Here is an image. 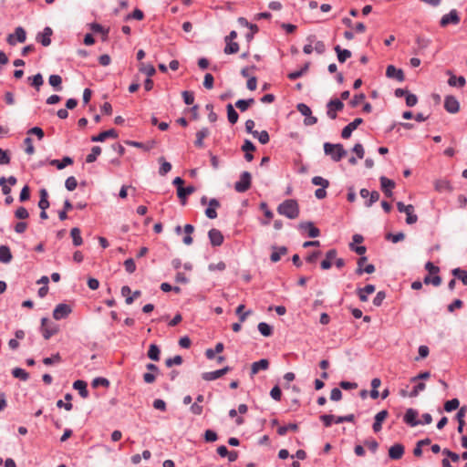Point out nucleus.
<instances>
[{"mask_svg": "<svg viewBox=\"0 0 467 467\" xmlns=\"http://www.w3.org/2000/svg\"><path fill=\"white\" fill-rule=\"evenodd\" d=\"M277 212L288 219H296L300 213L298 202L294 199L285 200L278 205Z\"/></svg>", "mask_w": 467, "mask_h": 467, "instance_id": "nucleus-1", "label": "nucleus"}, {"mask_svg": "<svg viewBox=\"0 0 467 467\" xmlns=\"http://www.w3.org/2000/svg\"><path fill=\"white\" fill-rule=\"evenodd\" d=\"M324 151L327 155H329L331 159L337 162L347 155V150L340 143L332 144L329 142L324 143Z\"/></svg>", "mask_w": 467, "mask_h": 467, "instance_id": "nucleus-2", "label": "nucleus"}, {"mask_svg": "<svg viewBox=\"0 0 467 467\" xmlns=\"http://www.w3.org/2000/svg\"><path fill=\"white\" fill-rule=\"evenodd\" d=\"M58 326L51 322L47 317L41 318L40 332L45 339H49L58 332Z\"/></svg>", "mask_w": 467, "mask_h": 467, "instance_id": "nucleus-3", "label": "nucleus"}, {"mask_svg": "<svg viewBox=\"0 0 467 467\" xmlns=\"http://www.w3.org/2000/svg\"><path fill=\"white\" fill-rule=\"evenodd\" d=\"M302 234H306L310 238H316L320 235V231L312 222H302L297 226Z\"/></svg>", "mask_w": 467, "mask_h": 467, "instance_id": "nucleus-4", "label": "nucleus"}, {"mask_svg": "<svg viewBox=\"0 0 467 467\" xmlns=\"http://www.w3.org/2000/svg\"><path fill=\"white\" fill-rule=\"evenodd\" d=\"M26 39V30L22 26H17L14 34H9L6 41L10 46H16V43H24Z\"/></svg>", "mask_w": 467, "mask_h": 467, "instance_id": "nucleus-5", "label": "nucleus"}, {"mask_svg": "<svg viewBox=\"0 0 467 467\" xmlns=\"http://www.w3.org/2000/svg\"><path fill=\"white\" fill-rule=\"evenodd\" d=\"M461 21L459 14L456 9H451L448 14L442 16L440 21L441 27H446L449 25H458Z\"/></svg>", "mask_w": 467, "mask_h": 467, "instance_id": "nucleus-6", "label": "nucleus"}, {"mask_svg": "<svg viewBox=\"0 0 467 467\" xmlns=\"http://www.w3.org/2000/svg\"><path fill=\"white\" fill-rule=\"evenodd\" d=\"M251 174L248 171H244L241 174L240 180L235 182L234 189L237 192H244L251 186Z\"/></svg>", "mask_w": 467, "mask_h": 467, "instance_id": "nucleus-7", "label": "nucleus"}, {"mask_svg": "<svg viewBox=\"0 0 467 467\" xmlns=\"http://www.w3.org/2000/svg\"><path fill=\"white\" fill-rule=\"evenodd\" d=\"M344 108L343 102L338 99H331L327 105V115L329 119H335L337 118V112L342 110Z\"/></svg>", "mask_w": 467, "mask_h": 467, "instance_id": "nucleus-8", "label": "nucleus"}, {"mask_svg": "<svg viewBox=\"0 0 467 467\" xmlns=\"http://www.w3.org/2000/svg\"><path fill=\"white\" fill-rule=\"evenodd\" d=\"M444 109L447 112L455 114L460 110V103L454 96L448 95L444 99Z\"/></svg>", "mask_w": 467, "mask_h": 467, "instance_id": "nucleus-9", "label": "nucleus"}, {"mask_svg": "<svg viewBox=\"0 0 467 467\" xmlns=\"http://www.w3.org/2000/svg\"><path fill=\"white\" fill-rule=\"evenodd\" d=\"M71 311L72 309L68 305L63 303L58 304L53 311V317L56 320L64 319L71 313Z\"/></svg>", "mask_w": 467, "mask_h": 467, "instance_id": "nucleus-10", "label": "nucleus"}, {"mask_svg": "<svg viewBox=\"0 0 467 467\" xmlns=\"http://www.w3.org/2000/svg\"><path fill=\"white\" fill-rule=\"evenodd\" d=\"M230 370H231L230 367L226 366L221 369H217V370L210 371V372H204L202 377L206 381H213V380H215V379L223 377Z\"/></svg>", "mask_w": 467, "mask_h": 467, "instance_id": "nucleus-11", "label": "nucleus"}, {"mask_svg": "<svg viewBox=\"0 0 467 467\" xmlns=\"http://www.w3.org/2000/svg\"><path fill=\"white\" fill-rule=\"evenodd\" d=\"M52 34V29L49 26H46L42 32L37 34L36 41L39 42L43 47H48L51 44Z\"/></svg>", "mask_w": 467, "mask_h": 467, "instance_id": "nucleus-12", "label": "nucleus"}, {"mask_svg": "<svg viewBox=\"0 0 467 467\" xmlns=\"http://www.w3.org/2000/svg\"><path fill=\"white\" fill-rule=\"evenodd\" d=\"M208 237L213 246H220L223 243V235L218 229L213 228L208 232Z\"/></svg>", "mask_w": 467, "mask_h": 467, "instance_id": "nucleus-13", "label": "nucleus"}, {"mask_svg": "<svg viewBox=\"0 0 467 467\" xmlns=\"http://www.w3.org/2000/svg\"><path fill=\"white\" fill-rule=\"evenodd\" d=\"M363 122L361 118L355 119L352 122L348 123L346 127L343 128L341 131V137L343 139L350 138L352 132Z\"/></svg>", "mask_w": 467, "mask_h": 467, "instance_id": "nucleus-14", "label": "nucleus"}, {"mask_svg": "<svg viewBox=\"0 0 467 467\" xmlns=\"http://www.w3.org/2000/svg\"><path fill=\"white\" fill-rule=\"evenodd\" d=\"M380 186H381V190L383 191V192L385 193V195L387 197H391L393 192H392V190L395 188V182L394 181L385 177V176H381L380 177Z\"/></svg>", "mask_w": 467, "mask_h": 467, "instance_id": "nucleus-15", "label": "nucleus"}, {"mask_svg": "<svg viewBox=\"0 0 467 467\" xmlns=\"http://www.w3.org/2000/svg\"><path fill=\"white\" fill-rule=\"evenodd\" d=\"M418 412L414 409H408L405 412L403 420L410 426L415 427L420 424V421L417 420Z\"/></svg>", "mask_w": 467, "mask_h": 467, "instance_id": "nucleus-16", "label": "nucleus"}, {"mask_svg": "<svg viewBox=\"0 0 467 467\" xmlns=\"http://www.w3.org/2000/svg\"><path fill=\"white\" fill-rule=\"evenodd\" d=\"M389 412L386 410H380L375 415L374 423L372 425V429L374 432H379L382 429V422L388 417Z\"/></svg>", "mask_w": 467, "mask_h": 467, "instance_id": "nucleus-17", "label": "nucleus"}, {"mask_svg": "<svg viewBox=\"0 0 467 467\" xmlns=\"http://www.w3.org/2000/svg\"><path fill=\"white\" fill-rule=\"evenodd\" d=\"M386 76L389 78H395L401 82L404 80V73L400 68H397L393 65H389L386 69Z\"/></svg>", "mask_w": 467, "mask_h": 467, "instance_id": "nucleus-18", "label": "nucleus"}, {"mask_svg": "<svg viewBox=\"0 0 467 467\" xmlns=\"http://www.w3.org/2000/svg\"><path fill=\"white\" fill-rule=\"evenodd\" d=\"M107 138H118V132L114 129H110L105 131L100 132L96 136L91 137V141L93 142H101L104 141Z\"/></svg>", "mask_w": 467, "mask_h": 467, "instance_id": "nucleus-19", "label": "nucleus"}, {"mask_svg": "<svg viewBox=\"0 0 467 467\" xmlns=\"http://www.w3.org/2000/svg\"><path fill=\"white\" fill-rule=\"evenodd\" d=\"M220 207V202L213 198L209 201V205L205 210V215L209 219H215L217 217V212L216 209Z\"/></svg>", "mask_w": 467, "mask_h": 467, "instance_id": "nucleus-20", "label": "nucleus"}, {"mask_svg": "<svg viewBox=\"0 0 467 467\" xmlns=\"http://www.w3.org/2000/svg\"><path fill=\"white\" fill-rule=\"evenodd\" d=\"M404 454V446L400 443L392 445L389 450V456L391 460H400Z\"/></svg>", "mask_w": 467, "mask_h": 467, "instance_id": "nucleus-21", "label": "nucleus"}, {"mask_svg": "<svg viewBox=\"0 0 467 467\" xmlns=\"http://www.w3.org/2000/svg\"><path fill=\"white\" fill-rule=\"evenodd\" d=\"M210 135V130L208 128L204 127L202 128L200 130L196 132V140H194V145L197 148H203L204 147V139L207 138Z\"/></svg>", "mask_w": 467, "mask_h": 467, "instance_id": "nucleus-22", "label": "nucleus"}, {"mask_svg": "<svg viewBox=\"0 0 467 467\" xmlns=\"http://www.w3.org/2000/svg\"><path fill=\"white\" fill-rule=\"evenodd\" d=\"M337 252L336 249H330L326 254V258L321 262V268L323 270H327L332 265V260H335L337 257Z\"/></svg>", "mask_w": 467, "mask_h": 467, "instance_id": "nucleus-23", "label": "nucleus"}, {"mask_svg": "<svg viewBox=\"0 0 467 467\" xmlns=\"http://www.w3.org/2000/svg\"><path fill=\"white\" fill-rule=\"evenodd\" d=\"M269 368V361L266 358H262L258 361H255L251 366V374L255 375L260 370H266Z\"/></svg>", "mask_w": 467, "mask_h": 467, "instance_id": "nucleus-24", "label": "nucleus"}, {"mask_svg": "<svg viewBox=\"0 0 467 467\" xmlns=\"http://www.w3.org/2000/svg\"><path fill=\"white\" fill-rule=\"evenodd\" d=\"M375 289H376L375 285H370V284L365 285L363 288H358L357 293H358L359 300L362 302L368 301V295L374 293Z\"/></svg>", "mask_w": 467, "mask_h": 467, "instance_id": "nucleus-25", "label": "nucleus"}, {"mask_svg": "<svg viewBox=\"0 0 467 467\" xmlns=\"http://www.w3.org/2000/svg\"><path fill=\"white\" fill-rule=\"evenodd\" d=\"M193 186L182 187L180 186L177 188V195L179 199L182 201V204L184 205L186 203V197L192 194L194 192Z\"/></svg>", "mask_w": 467, "mask_h": 467, "instance_id": "nucleus-26", "label": "nucleus"}, {"mask_svg": "<svg viewBox=\"0 0 467 467\" xmlns=\"http://www.w3.org/2000/svg\"><path fill=\"white\" fill-rule=\"evenodd\" d=\"M273 252L270 255V259L273 263H276L281 259L282 255H285L287 253V248L285 246H273Z\"/></svg>", "mask_w": 467, "mask_h": 467, "instance_id": "nucleus-27", "label": "nucleus"}, {"mask_svg": "<svg viewBox=\"0 0 467 467\" xmlns=\"http://www.w3.org/2000/svg\"><path fill=\"white\" fill-rule=\"evenodd\" d=\"M450 75V78L448 79V84L451 87H463L466 84L465 78L462 76L456 77L450 70L447 72Z\"/></svg>", "mask_w": 467, "mask_h": 467, "instance_id": "nucleus-28", "label": "nucleus"}, {"mask_svg": "<svg viewBox=\"0 0 467 467\" xmlns=\"http://www.w3.org/2000/svg\"><path fill=\"white\" fill-rule=\"evenodd\" d=\"M73 388L78 391L79 395L83 399L88 397V391L87 389V383L84 380L78 379L73 383Z\"/></svg>", "mask_w": 467, "mask_h": 467, "instance_id": "nucleus-29", "label": "nucleus"}, {"mask_svg": "<svg viewBox=\"0 0 467 467\" xmlns=\"http://www.w3.org/2000/svg\"><path fill=\"white\" fill-rule=\"evenodd\" d=\"M10 248L6 245H0V262L8 264L12 260Z\"/></svg>", "mask_w": 467, "mask_h": 467, "instance_id": "nucleus-30", "label": "nucleus"}, {"mask_svg": "<svg viewBox=\"0 0 467 467\" xmlns=\"http://www.w3.org/2000/svg\"><path fill=\"white\" fill-rule=\"evenodd\" d=\"M147 356L153 361H159L161 358V349L156 344H150Z\"/></svg>", "mask_w": 467, "mask_h": 467, "instance_id": "nucleus-31", "label": "nucleus"}, {"mask_svg": "<svg viewBox=\"0 0 467 467\" xmlns=\"http://www.w3.org/2000/svg\"><path fill=\"white\" fill-rule=\"evenodd\" d=\"M40 193V200L38 202V207L40 210H47L49 207V202H48V192L46 189H41L39 191Z\"/></svg>", "mask_w": 467, "mask_h": 467, "instance_id": "nucleus-32", "label": "nucleus"}, {"mask_svg": "<svg viewBox=\"0 0 467 467\" xmlns=\"http://www.w3.org/2000/svg\"><path fill=\"white\" fill-rule=\"evenodd\" d=\"M70 235L72 237L74 246H80L83 244V239L81 237V232L79 228H72L70 231Z\"/></svg>", "mask_w": 467, "mask_h": 467, "instance_id": "nucleus-33", "label": "nucleus"}, {"mask_svg": "<svg viewBox=\"0 0 467 467\" xmlns=\"http://www.w3.org/2000/svg\"><path fill=\"white\" fill-rule=\"evenodd\" d=\"M435 190L442 192H451L452 187L449 181L446 180H439L435 182Z\"/></svg>", "mask_w": 467, "mask_h": 467, "instance_id": "nucleus-34", "label": "nucleus"}, {"mask_svg": "<svg viewBox=\"0 0 467 467\" xmlns=\"http://www.w3.org/2000/svg\"><path fill=\"white\" fill-rule=\"evenodd\" d=\"M226 110L228 121L231 124H235L238 121L239 115L231 103L227 104Z\"/></svg>", "mask_w": 467, "mask_h": 467, "instance_id": "nucleus-35", "label": "nucleus"}, {"mask_svg": "<svg viewBox=\"0 0 467 467\" xmlns=\"http://www.w3.org/2000/svg\"><path fill=\"white\" fill-rule=\"evenodd\" d=\"M466 414V409L464 407L461 408L458 412L456 413V420L458 421V428L457 431L459 433H462L463 431V426H464V417Z\"/></svg>", "mask_w": 467, "mask_h": 467, "instance_id": "nucleus-36", "label": "nucleus"}, {"mask_svg": "<svg viewBox=\"0 0 467 467\" xmlns=\"http://www.w3.org/2000/svg\"><path fill=\"white\" fill-rule=\"evenodd\" d=\"M335 51L337 55V59L340 63H344L351 57V52L348 49H341L339 46L335 47Z\"/></svg>", "mask_w": 467, "mask_h": 467, "instance_id": "nucleus-37", "label": "nucleus"}, {"mask_svg": "<svg viewBox=\"0 0 467 467\" xmlns=\"http://www.w3.org/2000/svg\"><path fill=\"white\" fill-rule=\"evenodd\" d=\"M28 80L30 81V85L35 88L37 91L40 89V87L44 83L43 76L41 73H37L33 77H29Z\"/></svg>", "mask_w": 467, "mask_h": 467, "instance_id": "nucleus-38", "label": "nucleus"}, {"mask_svg": "<svg viewBox=\"0 0 467 467\" xmlns=\"http://www.w3.org/2000/svg\"><path fill=\"white\" fill-rule=\"evenodd\" d=\"M51 165L56 166L58 170L64 169L66 166L73 163V160L70 157H64L61 161L53 160L51 161Z\"/></svg>", "mask_w": 467, "mask_h": 467, "instance_id": "nucleus-39", "label": "nucleus"}, {"mask_svg": "<svg viewBox=\"0 0 467 467\" xmlns=\"http://www.w3.org/2000/svg\"><path fill=\"white\" fill-rule=\"evenodd\" d=\"M423 283L425 285L439 286L441 284V278L439 275H427L423 279Z\"/></svg>", "mask_w": 467, "mask_h": 467, "instance_id": "nucleus-40", "label": "nucleus"}, {"mask_svg": "<svg viewBox=\"0 0 467 467\" xmlns=\"http://www.w3.org/2000/svg\"><path fill=\"white\" fill-rule=\"evenodd\" d=\"M48 82L55 88V90L60 91L62 89V78L59 75H50Z\"/></svg>", "mask_w": 467, "mask_h": 467, "instance_id": "nucleus-41", "label": "nucleus"}, {"mask_svg": "<svg viewBox=\"0 0 467 467\" xmlns=\"http://www.w3.org/2000/svg\"><path fill=\"white\" fill-rule=\"evenodd\" d=\"M254 103V99H239L235 102V107L239 109L242 112L246 111L248 108Z\"/></svg>", "mask_w": 467, "mask_h": 467, "instance_id": "nucleus-42", "label": "nucleus"}, {"mask_svg": "<svg viewBox=\"0 0 467 467\" xmlns=\"http://www.w3.org/2000/svg\"><path fill=\"white\" fill-rule=\"evenodd\" d=\"M12 375L16 379H19L23 381H26L29 379V374L21 368H15L12 370Z\"/></svg>", "mask_w": 467, "mask_h": 467, "instance_id": "nucleus-43", "label": "nucleus"}, {"mask_svg": "<svg viewBox=\"0 0 467 467\" xmlns=\"http://www.w3.org/2000/svg\"><path fill=\"white\" fill-rule=\"evenodd\" d=\"M159 161L161 163V167L159 169V173H160V175L164 176L169 171H171V164L169 161H165V159L163 157H161L159 159Z\"/></svg>", "mask_w": 467, "mask_h": 467, "instance_id": "nucleus-44", "label": "nucleus"}, {"mask_svg": "<svg viewBox=\"0 0 467 467\" xmlns=\"http://www.w3.org/2000/svg\"><path fill=\"white\" fill-rule=\"evenodd\" d=\"M298 430V425L296 423H289L287 425H284V426H280L278 429H277V433L280 435V436H284L287 433V431H296Z\"/></svg>", "mask_w": 467, "mask_h": 467, "instance_id": "nucleus-45", "label": "nucleus"}, {"mask_svg": "<svg viewBox=\"0 0 467 467\" xmlns=\"http://www.w3.org/2000/svg\"><path fill=\"white\" fill-rule=\"evenodd\" d=\"M100 153H101V148L99 146H94L91 149V152L87 155L86 162H88V163L94 162L97 160L98 156L100 155Z\"/></svg>", "mask_w": 467, "mask_h": 467, "instance_id": "nucleus-46", "label": "nucleus"}, {"mask_svg": "<svg viewBox=\"0 0 467 467\" xmlns=\"http://www.w3.org/2000/svg\"><path fill=\"white\" fill-rule=\"evenodd\" d=\"M258 330L264 337H270L273 334V328L265 322H260L258 324Z\"/></svg>", "mask_w": 467, "mask_h": 467, "instance_id": "nucleus-47", "label": "nucleus"}, {"mask_svg": "<svg viewBox=\"0 0 467 467\" xmlns=\"http://www.w3.org/2000/svg\"><path fill=\"white\" fill-rule=\"evenodd\" d=\"M226 46L224 47L225 54H235L239 50V44L234 41H225Z\"/></svg>", "mask_w": 467, "mask_h": 467, "instance_id": "nucleus-48", "label": "nucleus"}, {"mask_svg": "<svg viewBox=\"0 0 467 467\" xmlns=\"http://www.w3.org/2000/svg\"><path fill=\"white\" fill-rule=\"evenodd\" d=\"M452 275L461 280L463 285H467V272L461 268H455L452 270Z\"/></svg>", "mask_w": 467, "mask_h": 467, "instance_id": "nucleus-49", "label": "nucleus"}, {"mask_svg": "<svg viewBox=\"0 0 467 467\" xmlns=\"http://www.w3.org/2000/svg\"><path fill=\"white\" fill-rule=\"evenodd\" d=\"M253 136L254 138H257L260 143L262 144H266L270 140L269 134L266 130H262L260 132L256 130L254 131V134Z\"/></svg>", "mask_w": 467, "mask_h": 467, "instance_id": "nucleus-50", "label": "nucleus"}, {"mask_svg": "<svg viewBox=\"0 0 467 467\" xmlns=\"http://www.w3.org/2000/svg\"><path fill=\"white\" fill-rule=\"evenodd\" d=\"M460 405V401L458 399H451L450 400H447L445 403H444V410L447 411V412H451L456 409H458Z\"/></svg>", "mask_w": 467, "mask_h": 467, "instance_id": "nucleus-51", "label": "nucleus"}, {"mask_svg": "<svg viewBox=\"0 0 467 467\" xmlns=\"http://www.w3.org/2000/svg\"><path fill=\"white\" fill-rule=\"evenodd\" d=\"M91 385L93 388H98L99 386L108 388L109 386V381L106 378L98 377L92 380Z\"/></svg>", "mask_w": 467, "mask_h": 467, "instance_id": "nucleus-52", "label": "nucleus"}, {"mask_svg": "<svg viewBox=\"0 0 467 467\" xmlns=\"http://www.w3.org/2000/svg\"><path fill=\"white\" fill-rule=\"evenodd\" d=\"M311 182L314 185L321 186V188H327L329 186V182L321 176L313 177Z\"/></svg>", "mask_w": 467, "mask_h": 467, "instance_id": "nucleus-53", "label": "nucleus"}, {"mask_svg": "<svg viewBox=\"0 0 467 467\" xmlns=\"http://www.w3.org/2000/svg\"><path fill=\"white\" fill-rule=\"evenodd\" d=\"M404 238H405V234L401 232L397 233V234L389 233L386 235V239L389 241H391L394 244L404 240Z\"/></svg>", "mask_w": 467, "mask_h": 467, "instance_id": "nucleus-54", "label": "nucleus"}, {"mask_svg": "<svg viewBox=\"0 0 467 467\" xmlns=\"http://www.w3.org/2000/svg\"><path fill=\"white\" fill-rule=\"evenodd\" d=\"M61 361V356L59 353H56L48 358H43V363L47 366H50L54 363H59Z\"/></svg>", "mask_w": 467, "mask_h": 467, "instance_id": "nucleus-55", "label": "nucleus"}, {"mask_svg": "<svg viewBox=\"0 0 467 467\" xmlns=\"http://www.w3.org/2000/svg\"><path fill=\"white\" fill-rule=\"evenodd\" d=\"M306 40L308 41V44L304 46L303 51H304L305 54L309 55L314 50V48L312 47V44L316 40V36L310 35V36H307Z\"/></svg>", "mask_w": 467, "mask_h": 467, "instance_id": "nucleus-56", "label": "nucleus"}, {"mask_svg": "<svg viewBox=\"0 0 467 467\" xmlns=\"http://www.w3.org/2000/svg\"><path fill=\"white\" fill-rule=\"evenodd\" d=\"M78 186L77 179L74 176L68 177L65 182V187L67 191H74Z\"/></svg>", "mask_w": 467, "mask_h": 467, "instance_id": "nucleus-57", "label": "nucleus"}, {"mask_svg": "<svg viewBox=\"0 0 467 467\" xmlns=\"http://www.w3.org/2000/svg\"><path fill=\"white\" fill-rule=\"evenodd\" d=\"M335 416L332 414H324L319 417L325 427L328 428L334 422Z\"/></svg>", "mask_w": 467, "mask_h": 467, "instance_id": "nucleus-58", "label": "nucleus"}, {"mask_svg": "<svg viewBox=\"0 0 467 467\" xmlns=\"http://www.w3.org/2000/svg\"><path fill=\"white\" fill-rule=\"evenodd\" d=\"M182 363V358L180 355H176L173 358H170L165 360V364L168 368H171L173 365H181Z\"/></svg>", "mask_w": 467, "mask_h": 467, "instance_id": "nucleus-59", "label": "nucleus"}, {"mask_svg": "<svg viewBox=\"0 0 467 467\" xmlns=\"http://www.w3.org/2000/svg\"><path fill=\"white\" fill-rule=\"evenodd\" d=\"M144 17V14L140 9L136 8L132 13L129 14L126 16V20L135 19V20H142Z\"/></svg>", "mask_w": 467, "mask_h": 467, "instance_id": "nucleus-60", "label": "nucleus"}, {"mask_svg": "<svg viewBox=\"0 0 467 467\" xmlns=\"http://www.w3.org/2000/svg\"><path fill=\"white\" fill-rule=\"evenodd\" d=\"M124 267L129 274L134 273L136 270V265L134 260L132 258L126 259L124 261Z\"/></svg>", "mask_w": 467, "mask_h": 467, "instance_id": "nucleus-61", "label": "nucleus"}, {"mask_svg": "<svg viewBox=\"0 0 467 467\" xmlns=\"http://www.w3.org/2000/svg\"><path fill=\"white\" fill-rule=\"evenodd\" d=\"M140 70L146 74L148 78L153 76L156 73L155 67L150 64H142Z\"/></svg>", "mask_w": 467, "mask_h": 467, "instance_id": "nucleus-62", "label": "nucleus"}, {"mask_svg": "<svg viewBox=\"0 0 467 467\" xmlns=\"http://www.w3.org/2000/svg\"><path fill=\"white\" fill-rule=\"evenodd\" d=\"M218 436L217 433L213 430H206L204 432V440L207 442H213L217 441Z\"/></svg>", "mask_w": 467, "mask_h": 467, "instance_id": "nucleus-63", "label": "nucleus"}, {"mask_svg": "<svg viewBox=\"0 0 467 467\" xmlns=\"http://www.w3.org/2000/svg\"><path fill=\"white\" fill-rule=\"evenodd\" d=\"M185 104L192 105L194 102V94L192 91H183L182 93Z\"/></svg>", "mask_w": 467, "mask_h": 467, "instance_id": "nucleus-64", "label": "nucleus"}]
</instances>
